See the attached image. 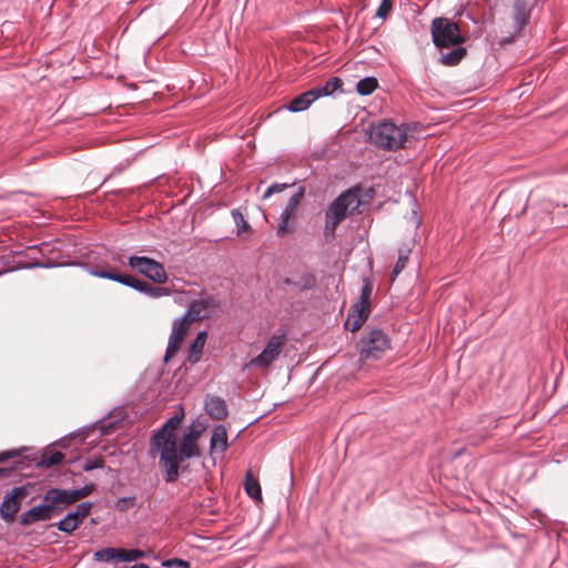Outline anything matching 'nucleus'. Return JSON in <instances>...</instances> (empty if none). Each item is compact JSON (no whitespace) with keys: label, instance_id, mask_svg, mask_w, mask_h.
Instances as JSON below:
<instances>
[{"label":"nucleus","instance_id":"a211bd4d","mask_svg":"<svg viewBox=\"0 0 568 568\" xmlns=\"http://www.w3.org/2000/svg\"><path fill=\"white\" fill-rule=\"evenodd\" d=\"M531 8L527 4L526 1H515L514 3V12H513V21H514V32L509 38H506L501 41V43H510L514 41L515 37L519 36L528 23L530 18Z\"/></svg>","mask_w":568,"mask_h":568},{"label":"nucleus","instance_id":"2eb2a0df","mask_svg":"<svg viewBox=\"0 0 568 568\" xmlns=\"http://www.w3.org/2000/svg\"><path fill=\"white\" fill-rule=\"evenodd\" d=\"M367 141L386 151H390V119L373 122L366 130Z\"/></svg>","mask_w":568,"mask_h":568},{"label":"nucleus","instance_id":"72a5a7b5","mask_svg":"<svg viewBox=\"0 0 568 568\" xmlns=\"http://www.w3.org/2000/svg\"><path fill=\"white\" fill-rule=\"evenodd\" d=\"M316 283V276L312 272H304L296 281V288L300 292L311 291L315 288Z\"/></svg>","mask_w":568,"mask_h":568},{"label":"nucleus","instance_id":"3c124183","mask_svg":"<svg viewBox=\"0 0 568 568\" xmlns=\"http://www.w3.org/2000/svg\"><path fill=\"white\" fill-rule=\"evenodd\" d=\"M31 247H28V253H27V257L30 260L29 262H34V258L33 257H38L39 260H42V257L40 256V254L37 252V251H31Z\"/></svg>","mask_w":568,"mask_h":568},{"label":"nucleus","instance_id":"473e14b6","mask_svg":"<svg viewBox=\"0 0 568 568\" xmlns=\"http://www.w3.org/2000/svg\"><path fill=\"white\" fill-rule=\"evenodd\" d=\"M120 424V419H109L108 417L101 418L97 420L91 427H98L100 435L106 436L111 435Z\"/></svg>","mask_w":568,"mask_h":568},{"label":"nucleus","instance_id":"f704fd0d","mask_svg":"<svg viewBox=\"0 0 568 568\" xmlns=\"http://www.w3.org/2000/svg\"><path fill=\"white\" fill-rule=\"evenodd\" d=\"M92 508L93 503L85 500L78 504L75 509L70 510V513L74 516L75 519L83 524L84 519L90 515Z\"/></svg>","mask_w":568,"mask_h":568},{"label":"nucleus","instance_id":"20e7f679","mask_svg":"<svg viewBox=\"0 0 568 568\" xmlns=\"http://www.w3.org/2000/svg\"><path fill=\"white\" fill-rule=\"evenodd\" d=\"M63 513L61 505L50 487L43 494L41 501L18 516V523L22 527H29L39 521H50Z\"/></svg>","mask_w":568,"mask_h":568},{"label":"nucleus","instance_id":"a878e982","mask_svg":"<svg viewBox=\"0 0 568 568\" xmlns=\"http://www.w3.org/2000/svg\"><path fill=\"white\" fill-rule=\"evenodd\" d=\"M243 487H244L246 495L250 498L254 499L255 501H262V488H261L260 481L252 474L251 470H247L245 473Z\"/></svg>","mask_w":568,"mask_h":568},{"label":"nucleus","instance_id":"4d7b16f0","mask_svg":"<svg viewBox=\"0 0 568 568\" xmlns=\"http://www.w3.org/2000/svg\"><path fill=\"white\" fill-rule=\"evenodd\" d=\"M109 179H110V175L105 176L103 182H106Z\"/></svg>","mask_w":568,"mask_h":568},{"label":"nucleus","instance_id":"cd10ccee","mask_svg":"<svg viewBox=\"0 0 568 568\" xmlns=\"http://www.w3.org/2000/svg\"><path fill=\"white\" fill-rule=\"evenodd\" d=\"M82 524L68 511L59 521L52 524L59 531L65 535H72Z\"/></svg>","mask_w":568,"mask_h":568},{"label":"nucleus","instance_id":"f257e3e1","mask_svg":"<svg viewBox=\"0 0 568 568\" xmlns=\"http://www.w3.org/2000/svg\"><path fill=\"white\" fill-rule=\"evenodd\" d=\"M201 435L195 432L193 427H186L183 432L182 440L178 446V439H174V454L171 460L164 458V462L159 458V467L161 469L162 478L166 484L174 483L181 476V473L185 470L181 464L184 462L197 458L201 456L199 448V438Z\"/></svg>","mask_w":568,"mask_h":568},{"label":"nucleus","instance_id":"58836bf2","mask_svg":"<svg viewBox=\"0 0 568 568\" xmlns=\"http://www.w3.org/2000/svg\"><path fill=\"white\" fill-rule=\"evenodd\" d=\"M144 550L139 548H124L123 547V562H132L141 558H145Z\"/></svg>","mask_w":568,"mask_h":568},{"label":"nucleus","instance_id":"aec40b11","mask_svg":"<svg viewBox=\"0 0 568 568\" xmlns=\"http://www.w3.org/2000/svg\"><path fill=\"white\" fill-rule=\"evenodd\" d=\"M205 413L216 420H223L229 415V408L224 398L207 394L204 398Z\"/></svg>","mask_w":568,"mask_h":568},{"label":"nucleus","instance_id":"7c9ffc66","mask_svg":"<svg viewBox=\"0 0 568 568\" xmlns=\"http://www.w3.org/2000/svg\"><path fill=\"white\" fill-rule=\"evenodd\" d=\"M466 54V49L456 47L447 53L442 54L440 61L448 67L457 65Z\"/></svg>","mask_w":568,"mask_h":568},{"label":"nucleus","instance_id":"9d476101","mask_svg":"<svg viewBox=\"0 0 568 568\" xmlns=\"http://www.w3.org/2000/svg\"><path fill=\"white\" fill-rule=\"evenodd\" d=\"M359 204L358 189L346 190L329 204L325 217L342 222L348 214L354 213Z\"/></svg>","mask_w":568,"mask_h":568},{"label":"nucleus","instance_id":"f3484780","mask_svg":"<svg viewBox=\"0 0 568 568\" xmlns=\"http://www.w3.org/2000/svg\"><path fill=\"white\" fill-rule=\"evenodd\" d=\"M369 313L371 306L368 303L356 300L348 311L344 327L351 332L358 331L368 320Z\"/></svg>","mask_w":568,"mask_h":568},{"label":"nucleus","instance_id":"de8ad7c7","mask_svg":"<svg viewBox=\"0 0 568 568\" xmlns=\"http://www.w3.org/2000/svg\"><path fill=\"white\" fill-rule=\"evenodd\" d=\"M27 450V448H18V449H9L4 452H0V463H4L10 458L19 457L22 452Z\"/></svg>","mask_w":568,"mask_h":568},{"label":"nucleus","instance_id":"423d86ee","mask_svg":"<svg viewBox=\"0 0 568 568\" xmlns=\"http://www.w3.org/2000/svg\"><path fill=\"white\" fill-rule=\"evenodd\" d=\"M432 38L437 48H449L462 44L465 39L457 23L447 18H435L432 22Z\"/></svg>","mask_w":568,"mask_h":568},{"label":"nucleus","instance_id":"4468645a","mask_svg":"<svg viewBox=\"0 0 568 568\" xmlns=\"http://www.w3.org/2000/svg\"><path fill=\"white\" fill-rule=\"evenodd\" d=\"M305 194V187L300 186L288 199L285 209L281 212V222L278 224L276 235L284 237L287 234L294 232V226L290 225L288 222L296 217L297 206Z\"/></svg>","mask_w":568,"mask_h":568},{"label":"nucleus","instance_id":"5fc2aeb1","mask_svg":"<svg viewBox=\"0 0 568 568\" xmlns=\"http://www.w3.org/2000/svg\"><path fill=\"white\" fill-rule=\"evenodd\" d=\"M112 261L114 262H120V257L119 256H115L114 254L111 256Z\"/></svg>","mask_w":568,"mask_h":568},{"label":"nucleus","instance_id":"4be33fe9","mask_svg":"<svg viewBox=\"0 0 568 568\" xmlns=\"http://www.w3.org/2000/svg\"><path fill=\"white\" fill-rule=\"evenodd\" d=\"M206 339H207V332L200 331V332H197L195 338L189 345L187 361L192 365L200 362Z\"/></svg>","mask_w":568,"mask_h":568},{"label":"nucleus","instance_id":"f03ea898","mask_svg":"<svg viewBox=\"0 0 568 568\" xmlns=\"http://www.w3.org/2000/svg\"><path fill=\"white\" fill-rule=\"evenodd\" d=\"M65 244L60 239L42 242L33 245L31 251H37L42 260L33 257L34 262L21 263L17 268H54L63 266H80L82 262H72L70 254L64 251Z\"/></svg>","mask_w":568,"mask_h":568},{"label":"nucleus","instance_id":"79ce46f5","mask_svg":"<svg viewBox=\"0 0 568 568\" xmlns=\"http://www.w3.org/2000/svg\"><path fill=\"white\" fill-rule=\"evenodd\" d=\"M341 222H336L333 219L325 217L324 237L326 242H332L335 237V231Z\"/></svg>","mask_w":568,"mask_h":568},{"label":"nucleus","instance_id":"dca6fc26","mask_svg":"<svg viewBox=\"0 0 568 568\" xmlns=\"http://www.w3.org/2000/svg\"><path fill=\"white\" fill-rule=\"evenodd\" d=\"M57 498L61 505L62 510L64 511L74 503L90 496L97 488V485L93 483L85 484L79 488H59L53 487Z\"/></svg>","mask_w":568,"mask_h":568},{"label":"nucleus","instance_id":"603ef678","mask_svg":"<svg viewBox=\"0 0 568 568\" xmlns=\"http://www.w3.org/2000/svg\"><path fill=\"white\" fill-rule=\"evenodd\" d=\"M283 284L296 288V281L292 280L291 277H284Z\"/></svg>","mask_w":568,"mask_h":568},{"label":"nucleus","instance_id":"b1692460","mask_svg":"<svg viewBox=\"0 0 568 568\" xmlns=\"http://www.w3.org/2000/svg\"><path fill=\"white\" fill-rule=\"evenodd\" d=\"M315 99L329 97L334 92L339 91L343 92V81L338 77L329 78L324 84L317 85L311 89Z\"/></svg>","mask_w":568,"mask_h":568},{"label":"nucleus","instance_id":"c03bdc74","mask_svg":"<svg viewBox=\"0 0 568 568\" xmlns=\"http://www.w3.org/2000/svg\"><path fill=\"white\" fill-rule=\"evenodd\" d=\"M24 465H26L24 460L23 459H19L17 462H14L13 466L0 467V478H8V477H10L17 470H22L24 468Z\"/></svg>","mask_w":568,"mask_h":568},{"label":"nucleus","instance_id":"6e6552de","mask_svg":"<svg viewBox=\"0 0 568 568\" xmlns=\"http://www.w3.org/2000/svg\"><path fill=\"white\" fill-rule=\"evenodd\" d=\"M415 187V182L407 178L405 191L403 193L398 191V197H393V202L398 204V213L403 214L414 229H417L422 223V217L418 214L419 205L414 194Z\"/></svg>","mask_w":568,"mask_h":568},{"label":"nucleus","instance_id":"09e8293b","mask_svg":"<svg viewBox=\"0 0 568 568\" xmlns=\"http://www.w3.org/2000/svg\"><path fill=\"white\" fill-rule=\"evenodd\" d=\"M389 12H390V0H382V3L376 11V16L382 19H386L387 16L389 14Z\"/></svg>","mask_w":568,"mask_h":568},{"label":"nucleus","instance_id":"a18cd8bd","mask_svg":"<svg viewBox=\"0 0 568 568\" xmlns=\"http://www.w3.org/2000/svg\"><path fill=\"white\" fill-rule=\"evenodd\" d=\"M293 185L294 183H273L264 191L263 199H267L272 194L280 193Z\"/></svg>","mask_w":568,"mask_h":568},{"label":"nucleus","instance_id":"9b49d317","mask_svg":"<svg viewBox=\"0 0 568 568\" xmlns=\"http://www.w3.org/2000/svg\"><path fill=\"white\" fill-rule=\"evenodd\" d=\"M128 265L156 284H163L168 280L164 265L149 256L131 255Z\"/></svg>","mask_w":568,"mask_h":568},{"label":"nucleus","instance_id":"c756f323","mask_svg":"<svg viewBox=\"0 0 568 568\" xmlns=\"http://www.w3.org/2000/svg\"><path fill=\"white\" fill-rule=\"evenodd\" d=\"M412 252V244H405L398 248V256L396 263L393 265V282L397 274H399L406 266Z\"/></svg>","mask_w":568,"mask_h":568},{"label":"nucleus","instance_id":"4c0bfd02","mask_svg":"<svg viewBox=\"0 0 568 568\" xmlns=\"http://www.w3.org/2000/svg\"><path fill=\"white\" fill-rule=\"evenodd\" d=\"M136 504V496H124L116 499L114 507L120 513H125L133 508Z\"/></svg>","mask_w":568,"mask_h":568},{"label":"nucleus","instance_id":"c9c22d12","mask_svg":"<svg viewBox=\"0 0 568 568\" xmlns=\"http://www.w3.org/2000/svg\"><path fill=\"white\" fill-rule=\"evenodd\" d=\"M231 215L234 224L237 227V234L246 232L251 229L250 223L245 220L244 214L241 212L240 209H233L231 211Z\"/></svg>","mask_w":568,"mask_h":568},{"label":"nucleus","instance_id":"0eeeda50","mask_svg":"<svg viewBox=\"0 0 568 568\" xmlns=\"http://www.w3.org/2000/svg\"><path fill=\"white\" fill-rule=\"evenodd\" d=\"M33 484L27 483L21 486H14L7 490L0 504V518L7 523L12 524L18 520L17 514L19 513L24 498L31 493Z\"/></svg>","mask_w":568,"mask_h":568},{"label":"nucleus","instance_id":"ea45409f","mask_svg":"<svg viewBox=\"0 0 568 568\" xmlns=\"http://www.w3.org/2000/svg\"><path fill=\"white\" fill-rule=\"evenodd\" d=\"M182 343L183 342H181V341L169 337L168 346H166L165 354L163 357V361L165 363H168L172 357H174L176 355Z\"/></svg>","mask_w":568,"mask_h":568},{"label":"nucleus","instance_id":"6ab92c4d","mask_svg":"<svg viewBox=\"0 0 568 568\" xmlns=\"http://www.w3.org/2000/svg\"><path fill=\"white\" fill-rule=\"evenodd\" d=\"M214 307H216V302L212 296L201 295L199 300L191 301L184 315L192 322L201 321L205 317H210V314L205 311Z\"/></svg>","mask_w":568,"mask_h":568},{"label":"nucleus","instance_id":"e433bc0d","mask_svg":"<svg viewBox=\"0 0 568 568\" xmlns=\"http://www.w3.org/2000/svg\"><path fill=\"white\" fill-rule=\"evenodd\" d=\"M105 466V460L102 455H94L87 458L82 465L84 471H92L94 469H102Z\"/></svg>","mask_w":568,"mask_h":568},{"label":"nucleus","instance_id":"412c9836","mask_svg":"<svg viewBox=\"0 0 568 568\" xmlns=\"http://www.w3.org/2000/svg\"><path fill=\"white\" fill-rule=\"evenodd\" d=\"M230 444L227 440V430L225 425H216L212 430L210 439L211 452L213 453L219 450L221 454H224L227 450Z\"/></svg>","mask_w":568,"mask_h":568},{"label":"nucleus","instance_id":"49530a36","mask_svg":"<svg viewBox=\"0 0 568 568\" xmlns=\"http://www.w3.org/2000/svg\"><path fill=\"white\" fill-rule=\"evenodd\" d=\"M162 567L165 568H191L187 560L181 558H171L162 561Z\"/></svg>","mask_w":568,"mask_h":568},{"label":"nucleus","instance_id":"6e6d98bb","mask_svg":"<svg viewBox=\"0 0 568 568\" xmlns=\"http://www.w3.org/2000/svg\"><path fill=\"white\" fill-rule=\"evenodd\" d=\"M251 424H252V423H248V424H247L245 427H243L240 432H243V430H244L247 426H250ZM240 434H241V433L236 434V437H235V438L240 437Z\"/></svg>","mask_w":568,"mask_h":568},{"label":"nucleus","instance_id":"864d4df0","mask_svg":"<svg viewBox=\"0 0 568 568\" xmlns=\"http://www.w3.org/2000/svg\"><path fill=\"white\" fill-rule=\"evenodd\" d=\"M109 193H111L113 195H120V194L124 193V190L123 189L113 190V191H110Z\"/></svg>","mask_w":568,"mask_h":568},{"label":"nucleus","instance_id":"ddd939ff","mask_svg":"<svg viewBox=\"0 0 568 568\" xmlns=\"http://www.w3.org/2000/svg\"><path fill=\"white\" fill-rule=\"evenodd\" d=\"M423 126L416 122L402 123L393 122V152L399 149H407L418 140Z\"/></svg>","mask_w":568,"mask_h":568},{"label":"nucleus","instance_id":"7ed1b4c3","mask_svg":"<svg viewBox=\"0 0 568 568\" xmlns=\"http://www.w3.org/2000/svg\"><path fill=\"white\" fill-rule=\"evenodd\" d=\"M184 413L175 414L158 428L150 438V454H159V458L171 460L174 454V439H178L176 428L180 426Z\"/></svg>","mask_w":568,"mask_h":568},{"label":"nucleus","instance_id":"c85d7f7f","mask_svg":"<svg viewBox=\"0 0 568 568\" xmlns=\"http://www.w3.org/2000/svg\"><path fill=\"white\" fill-rule=\"evenodd\" d=\"M191 323L192 321L184 314L181 317L175 318L172 323L170 337L183 342Z\"/></svg>","mask_w":568,"mask_h":568},{"label":"nucleus","instance_id":"bb28decb","mask_svg":"<svg viewBox=\"0 0 568 568\" xmlns=\"http://www.w3.org/2000/svg\"><path fill=\"white\" fill-rule=\"evenodd\" d=\"M65 455L59 450H53L50 454L44 450L40 459L33 458L32 462H34L37 468H51L60 465Z\"/></svg>","mask_w":568,"mask_h":568},{"label":"nucleus","instance_id":"5701e85b","mask_svg":"<svg viewBox=\"0 0 568 568\" xmlns=\"http://www.w3.org/2000/svg\"><path fill=\"white\" fill-rule=\"evenodd\" d=\"M312 90H307L294 97L286 105L285 109L292 113L302 112L307 110L315 101Z\"/></svg>","mask_w":568,"mask_h":568},{"label":"nucleus","instance_id":"2f4dec72","mask_svg":"<svg viewBox=\"0 0 568 568\" xmlns=\"http://www.w3.org/2000/svg\"><path fill=\"white\" fill-rule=\"evenodd\" d=\"M378 87L377 79L374 77H365L357 81L356 91L359 95H369Z\"/></svg>","mask_w":568,"mask_h":568},{"label":"nucleus","instance_id":"f8f14e48","mask_svg":"<svg viewBox=\"0 0 568 568\" xmlns=\"http://www.w3.org/2000/svg\"><path fill=\"white\" fill-rule=\"evenodd\" d=\"M286 342V334L281 332V333H275L273 334L266 345L264 346V348L262 349V352L255 356L251 363L255 366H258V367H262V368H267L268 366H271V364L276 361L281 354V351H282V347L283 345L285 344Z\"/></svg>","mask_w":568,"mask_h":568},{"label":"nucleus","instance_id":"39448f33","mask_svg":"<svg viewBox=\"0 0 568 568\" xmlns=\"http://www.w3.org/2000/svg\"><path fill=\"white\" fill-rule=\"evenodd\" d=\"M80 267L94 277L120 283L144 295L148 293L150 283L130 274L119 273L115 268L109 265H91L90 263H81Z\"/></svg>","mask_w":568,"mask_h":568},{"label":"nucleus","instance_id":"37998d69","mask_svg":"<svg viewBox=\"0 0 568 568\" xmlns=\"http://www.w3.org/2000/svg\"><path fill=\"white\" fill-rule=\"evenodd\" d=\"M172 290L165 286H158V285H149V290L146 295L152 298H160L163 296H169L172 294Z\"/></svg>","mask_w":568,"mask_h":568},{"label":"nucleus","instance_id":"8fccbe9b","mask_svg":"<svg viewBox=\"0 0 568 568\" xmlns=\"http://www.w3.org/2000/svg\"><path fill=\"white\" fill-rule=\"evenodd\" d=\"M209 424L206 420H200L199 418L196 420H194L192 424H190L187 427H193L195 429L196 433H199L200 435H202L206 428H207Z\"/></svg>","mask_w":568,"mask_h":568},{"label":"nucleus","instance_id":"1a4fd4ad","mask_svg":"<svg viewBox=\"0 0 568 568\" xmlns=\"http://www.w3.org/2000/svg\"><path fill=\"white\" fill-rule=\"evenodd\" d=\"M388 347L389 339L379 328L369 331L356 344L362 359H378Z\"/></svg>","mask_w":568,"mask_h":568},{"label":"nucleus","instance_id":"a19ab883","mask_svg":"<svg viewBox=\"0 0 568 568\" xmlns=\"http://www.w3.org/2000/svg\"><path fill=\"white\" fill-rule=\"evenodd\" d=\"M373 293V284L367 277L363 278V286L361 290V294L358 296V301H362L363 303H368L371 306V297Z\"/></svg>","mask_w":568,"mask_h":568},{"label":"nucleus","instance_id":"393cba45","mask_svg":"<svg viewBox=\"0 0 568 568\" xmlns=\"http://www.w3.org/2000/svg\"><path fill=\"white\" fill-rule=\"evenodd\" d=\"M93 560L97 562H118L123 561V547H104L93 554Z\"/></svg>","mask_w":568,"mask_h":568}]
</instances>
